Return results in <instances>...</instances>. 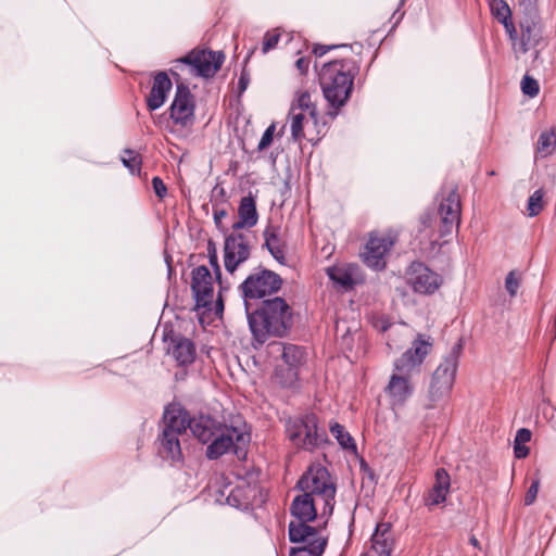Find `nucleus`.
<instances>
[{
	"instance_id": "nucleus-1",
	"label": "nucleus",
	"mask_w": 556,
	"mask_h": 556,
	"mask_svg": "<svg viewBox=\"0 0 556 556\" xmlns=\"http://www.w3.org/2000/svg\"><path fill=\"white\" fill-rule=\"evenodd\" d=\"M244 311L255 350L269 338H283L292 329V309L280 296L263 300L256 308L252 307V303H247Z\"/></svg>"
},
{
	"instance_id": "nucleus-2",
	"label": "nucleus",
	"mask_w": 556,
	"mask_h": 556,
	"mask_svg": "<svg viewBox=\"0 0 556 556\" xmlns=\"http://www.w3.org/2000/svg\"><path fill=\"white\" fill-rule=\"evenodd\" d=\"M432 343L422 334L412 342V346L393 362L391 374L384 394L393 409L402 408L413 396L415 384L413 376L419 374L420 366L430 353Z\"/></svg>"
},
{
	"instance_id": "nucleus-3",
	"label": "nucleus",
	"mask_w": 556,
	"mask_h": 556,
	"mask_svg": "<svg viewBox=\"0 0 556 556\" xmlns=\"http://www.w3.org/2000/svg\"><path fill=\"white\" fill-rule=\"evenodd\" d=\"M359 65L354 59H339L323 65L319 73V85L326 99L331 118H336L353 91L354 78Z\"/></svg>"
},
{
	"instance_id": "nucleus-4",
	"label": "nucleus",
	"mask_w": 556,
	"mask_h": 556,
	"mask_svg": "<svg viewBox=\"0 0 556 556\" xmlns=\"http://www.w3.org/2000/svg\"><path fill=\"white\" fill-rule=\"evenodd\" d=\"M188 412L179 405L165 407L159 424L155 446L159 456L172 463L182 462L181 437L187 434Z\"/></svg>"
},
{
	"instance_id": "nucleus-5",
	"label": "nucleus",
	"mask_w": 556,
	"mask_h": 556,
	"mask_svg": "<svg viewBox=\"0 0 556 556\" xmlns=\"http://www.w3.org/2000/svg\"><path fill=\"white\" fill-rule=\"evenodd\" d=\"M251 442V430L242 417L230 419L229 424L222 422L215 431L212 441L206 443L205 456L216 460L225 454L232 453L239 459L247 457V448Z\"/></svg>"
},
{
	"instance_id": "nucleus-6",
	"label": "nucleus",
	"mask_w": 556,
	"mask_h": 556,
	"mask_svg": "<svg viewBox=\"0 0 556 556\" xmlns=\"http://www.w3.org/2000/svg\"><path fill=\"white\" fill-rule=\"evenodd\" d=\"M463 353V340L453 344L448 353L432 374L428 397L432 403L439 402L450 394L453 389L459 357Z\"/></svg>"
},
{
	"instance_id": "nucleus-7",
	"label": "nucleus",
	"mask_w": 556,
	"mask_h": 556,
	"mask_svg": "<svg viewBox=\"0 0 556 556\" xmlns=\"http://www.w3.org/2000/svg\"><path fill=\"white\" fill-rule=\"evenodd\" d=\"M296 488L324 501L321 516H331L334 507L336 485L331 482L329 471L321 465L312 466L296 482Z\"/></svg>"
},
{
	"instance_id": "nucleus-8",
	"label": "nucleus",
	"mask_w": 556,
	"mask_h": 556,
	"mask_svg": "<svg viewBox=\"0 0 556 556\" xmlns=\"http://www.w3.org/2000/svg\"><path fill=\"white\" fill-rule=\"evenodd\" d=\"M287 433L295 446L305 451H313L328 443V434L324 428L318 427V419L314 414H306L302 418L290 421Z\"/></svg>"
},
{
	"instance_id": "nucleus-9",
	"label": "nucleus",
	"mask_w": 556,
	"mask_h": 556,
	"mask_svg": "<svg viewBox=\"0 0 556 556\" xmlns=\"http://www.w3.org/2000/svg\"><path fill=\"white\" fill-rule=\"evenodd\" d=\"M438 215L440 216L439 233L441 238L450 236L453 228H458L460 223V200L456 190H452L440 203ZM434 212H426L420 216V224L425 229L432 227L437 220Z\"/></svg>"
},
{
	"instance_id": "nucleus-10",
	"label": "nucleus",
	"mask_w": 556,
	"mask_h": 556,
	"mask_svg": "<svg viewBox=\"0 0 556 556\" xmlns=\"http://www.w3.org/2000/svg\"><path fill=\"white\" fill-rule=\"evenodd\" d=\"M281 286L282 278L273 270L262 268L257 273L250 274L240 285L243 304L269 296L278 292Z\"/></svg>"
},
{
	"instance_id": "nucleus-11",
	"label": "nucleus",
	"mask_w": 556,
	"mask_h": 556,
	"mask_svg": "<svg viewBox=\"0 0 556 556\" xmlns=\"http://www.w3.org/2000/svg\"><path fill=\"white\" fill-rule=\"evenodd\" d=\"M224 61L225 54L222 51L193 49L175 63L189 65L197 76L208 78L219 71Z\"/></svg>"
},
{
	"instance_id": "nucleus-12",
	"label": "nucleus",
	"mask_w": 556,
	"mask_h": 556,
	"mask_svg": "<svg viewBox=\"0 0 556 556\" xmlns=\"http://www.w3.org/2000/svg\"><path fill=\"white\" fill-rule=\"evenodd\" d=\"M251 255V245L248 237L233 231L226 235L224 242V265L229 274L247 262Z\"/></svg>"
},
{
	"instance_id": "nucleus-13",
	"label": "nucleus",
	"mask_w": 556,
	"mask_h": 556,
	"mask_svg": "<svg viewBox=\"0 0 556 556\" xmlns=\"http://www.w3.org/2000/svg\"><path fill=\"white\" fill-rule=\"evenodd\" d=\"M406 276L413 290L420 294H432L442 283L441 276L421 262H413L407 269Z\"/></svg>"
},
{
	"instance_id": "nucleus-14",
	"label": "nucleus",
	"mask_w": 556,
	"mask_h": 556,
	"mask_svg": "<svg viewBox=\"0 0 556 556\" xmlns=\"http://www.w3.org/2000/svg\"><path fill=\"white\" fill-rule=\"evenodd\" d=\"M169 116L174 124L186 126L194 116V98L189 87L182 83L177 84L173 102L169 106Z\"/></svg>"
},
{
	"instance_id": "nucleus-15",
	"label": "nucleus",
	"mask_w": 556,
	"mask_h": 556,
	"mask_svg": "<svg viewBox=\"0 0 556 556\" xmlns=\"http://www.w3.org/2000/svg\"><path fill=\"white\" fill-rule=\"evenodd\" d=\"M213 278L205 265H200L191 273V291L195 300V306L208 307L213 301Z\"/></svg>"
},
{
	"instance_id": "nucleus-16",
	"label": "nucleus",
	"mask_w": 556,
	"mask_h": 556,
	"mask_svg": "<svg viewBox=\"0 0 556 556\" xmlns=\"http://www.w3.org/2000/svg\"><path fill=\"white\" fill-rule=\"evenodd\" d=\"M164 342H169L167 352L179 366H188L195 359V345L189 338L173 330L164 332Z\"/></svg>"
},
{
	"instance_id": "nucleus-17",
	"label": "nucleus",
	"mask_w": 556,
	"mask_h": 556,
	"mask_svg": "<svg viewBox=\"0 0 556 556\" xmlns=\"http://www.w3.org/2000/svg\"><path fill=\"white\" fill-rule=\"evenodd\" d=\"M173 84L166 72L154 75L152 88L146 99L147 108L153 112L159 110L166 101Z\"/></svg>"
},
{
	"instance_id": "nucleus-18",
	"label": "nucleus",
	"mask_w": 556,
	"mask_h": 556,
	"mask_svg": "<svg viewBox=\"0 0 556 556\" xmlns=\"http://www.w3.org/2000/svg\"><path fill=\"white\" fill-rule=\"evenodd\" d=\"M391 242L384 238L370 237L363 253L364 263L374 269H382L386 265L384 256Z\"/></svg>"
},
{
	"instance_id": "nucleus-19",
	"label": "nucleus",
	"mask_w": 556,
	"mask_h": 556,
	"mask_svg": "<svg viewBox=\"0 0 556 556\" xmlns=\"http://www.w3.org/2000/svg\"><path fill=\"white\" fill-rule=\"evenodd\" d=\"M290 513L295 520L289 523H304L308 525L317 517V510L313 496L309 493H304L295 496L290 505Z\"/></svg>"
},
{
	"instance_id": "nucleus-20",
	"label": "nucleus",
	"mask_w": 556,
	"mask_h": 556,
	"mask_svg": "<svg viewBox=\"0 0 556 556\" xmlns=\"http://www.w3.org/2000/svg\"><path fill=\"white\" fill-rule=\"evenodd\" d=\"M288 536L291 543L304 545L309 548L323 540H328L321 535L317 528L304 523H289Z\"/></svg>"
},
{
	"instance_id": "nucleus-21",
	"label": "nucleus",
	"mask_w": 556,
	"mask_h": 556,
	"mask_svg": "<svg viewBox=\"0 0 556 556\" xmlns=\"http://www.w3.org/2000/svg\"><path fill=\"white\" fill-rule=\"evenodd\" d=\"M188 429L202 444L212 441L215 431L222 425L220 421L208 415H200L193 418L188 416Z\"/></svg>"
},
{
	"instance_id": "nucleus-22",
	"label": "nucleus",
	"mask_w": 556,
	"mask_h": 556,
	"mask_svg": "<svg viewBox=\"0 0 556 556\" xmlns=\"http://www.w3.org/2000/svg\"><path fill=\"white\" fill-rule=\"evenodd\" d=\"M269 354L274 355L279 353L283 365L291 368H300L305 359V352L303 348L283 342H273L268 345Z\"/></svg>"
},
{
	"instance_id": "nucleus-23",
	"label": "nucleus",
	"mask_w": 556,
	"mask_h": 556,
	"mask_svg": "<svg viewBox=\"0 0 556 556\" xmlns=\"http://www.w3.org/2000/svg\"><path fill=\"white\" fill-rule=\"evenodd\" d=\"M252 492L248 484L237 485L230 490L226 486L224 490L219 491L220 496L216 497V502L223 503L222 498L225 497L227 505L244 510L251 505Z\"/></svg>"
},
{
	"instance_id": "nucleus-24",
	"label": "nucleus",
	"mask_w": 556,
	"mask_h": 556,
	"mask_svg": "<svg viewBox=\"0 0 556 556\" xmlns=\"http://www.w3.org/2000/svg\"><path fill=\"white\" fill-rule=\"evenodd\" d=\"M451 488V478L444 468L435 471V481L425 497L427 506H437L446 501Z\"/></svg>"
},
{
	"instance_id": "nucleus-25",
	"label": "nucleus",
	"mask_w": 556,
	"mask_h": 556,
	"mask_svg": "<svg viewBox=\"0 0 556 556\" xmlns=\"http://www.w3.org/2000/svg\"><path fill=\"white\" fill-rule=\"evenodd\" d=\"M239 220L232 225V230L238 231L243 228H252L258 222V213L254 197L249 193L240 200L238 207Z\"/></svg>"
},
{
	"instance_id": "nucleus-26",
	"label": "nucleus",
	"mask_w": 556,
	"mask_h": 556,
	"mask_svg": "<svg viewBox=\"0 0 556 556\" xmlns=\"http://www.w3.org/2000/svg\"><path fill=\"white\" fill-rule=\"evenodd\" d=\"M371 548L380 556H391L393 551V541L391 539V525L381 522L376 526L371 535Z\"/></svg>"
},
{
	"instance_id": "nucleus-27",
	"label": "nucleus",
	"mask_w": 556,
	"mask_h": 556,
	"mask_svg": "<svg viewBox=\"0 0 556 556\" xmlns=\"http://www.w3.org/2000/svg\"><path fill=\"white\" fill-rule=\"evenodd\" d=\"M264 248L270 253V255L279 263L286 264V255L285 250L280 245V239L278 233V228L271 225H268L264 232Z\"/></svg>"
},
{
	"instance_id": "nucleus-28",
	"label": "nucleus",
	"mask_w": 556,
	"mask_h": 556,
	"mask_svg": "<svg viewBox=\"0 0 556 556\" xmlns=\"http://www.w3.org/2000/svg\"><path fill=\"white\" fill-rule=\"evenodd\" d=\"M327 275L336 287L344 291L353 289L355 285L351 268L332 266L327 269Z\"/></svg>"
},
{
	"instance_id": "nucleus-29",
	"label": "nucleus",
	"mask_w": 556,
	"mask_h": 556,
	"mask_svg": "<svg viewBox=\"0 0 556 556\" xmlns=\"http://www.w3.org/2000/svg\"><path fill=\"white\" fill-rule=\"evenodd\" d=\"M300 368H291L286 365H278L275 368V381L282 388H293L299 381Z\"/></svg>"
},
{
	"instance_id": "nucleus-30",
	"label": "nucleus",
	"mask_w": 556,
	"mask_h": 556,
	"mask_svg": "<svg viewBox=\"0 0 556 556\" xmlns=\"http://www.w3.org/2000/svg\"><path fill=\"white\" fill-rule=\"evenodd\" d=\"M556 149V138L553 129L542 131L536 146V152L546 157L551 155Z\"/></svg>"
},
{
	"instance_id": "nucleus-31",
	"label": "nucleus",
	"mask_w": 556,
	"mask_h": 556,
	"mask_svg": "<svg viewBox=\"0 0 556 556\" xmlns=\"http://www.w3.org/2000/svg\"><path fill=\"white\" fill-rule=\"evenodd\" d=\"M331 434L337 439L340 446L344 450H356V444L352 435L345 431L344 427L338 422H333L329 428Z\"/></svg>"
},
{
	"instance_id": "nucleus-32",
	"label": "nucleus",
	"mask_w": 556,
	"mask_h": 556,
	"mask_svg": "<svg viewBox=\"0 0 556 556\" xmlns=\"http://www.w3.org/2000/svg\"><path fill=\"white\" fill-rule=\"evenodd\" d=\"M121 160L123 165L130 172V174H140L141 156L139 153L131 149H125Z\"/></svg>"
},
{
	"instance_id": "nucleus-33",
	"label": "nucleus",
	"mask_w": 556,
	"mask_h": 556,
	"mask_svg": "<svg viewBox=\"0 0 556 556\" xmlns=\"http://www.w3.org/2000/svg\"><path fill=\"white\" fill-rule=\"evenodd\" d=\"M327 543L328 540H323L318 544L312 546V548L305 547L304 545L291 547L289 556H321L326 549Z\"/></svg>"
},
{
	"instance_id": "nucleus-34",
	"label": "nucleus",
	"mask_w": 556,
	"mask_h": 556,
	"mask_svg": "<svg viewBox=\"0 0 556 556\" xmlns=\"http://www.w3.org/2000/svg\"><path fill=\"white\" fill-rule=\"evenodd\" d=\"M296 109L301 111H308L311 117L314 119L317 117L316 105L312 102L311 94L307 91L299 94L296 101L291 106V113H293Z\"/></svg>"
},
{
	"instance_id": "nucleus-35",
	"label": "nucleus",
	"mask_w": 556,
	"mask_h": 556,
	"mask_svg": "<svg viewBox=\"0 0 556 556\" xmlns=\"http://www.w3.org/2000/svg\"><path fill=\"white\" fill-rule=\"evenodd\" d=\"M492 15L500 22L505 21L511 16L510 9L504 0H492L490 3Z\"/></svg>"
},
{
	"instance_id": "nucleus-36",
	"label": "nucleus",
	"mask_w": 556,
	"mask_h": 556,
	"mask_svg": "<svg viewBox=\"0 0 556 556\" xmlns=\"http://www.w3.org/2000/svg\"><path fill=\"white\" fill-rule=\"evenodd\" d=\"M206 250H207L208 263H210L211 267L213 268L216 280L220 283L222 282V269H220V266L218 263L216 245L212 239H210L207 241Z\"/></svg>"
},
{
	"instance_id": "nucleus-37",
	"label": "nucleus",
	"mask_w": 556,
	"mask_h": 556,
	"mask_svg": "<svg viewBox=\"0 0 556 556\" xmlns=\"http://www.w3.org/2000/svg\"><path fill=\"white\" fill-rule=\"evenodd\" d=\"M291 114H292L291 137H292L293 141H300L304 137L303 121H304L305 116L302 112H300V113L293 112Z\"/></svg>"
},
{
	"instance_id": "nucleus-38",
	"label": "nucleus",
	"mask_w": 556,
	"mask_h": 556,
	"mask_svg": "<svg viewBox=\"0 0 556 556\" xmlns=\"http://www.w3.org/2000/svg\"><path fill=\"white\" fill-rule=\"evenodd\" d=\"M543 192L535 190L528 200L527 211L529 216H536L543 208Z\"/></svg>"
},
{
	"instance_id": "nucleus-39",
	"label": "nucleus",
	"mask_w": 556,
	"mask_h": 556,
	"mask_svg": "<svg viewBox=\"0 0 556 556\" xmlns=\"http://www.w3.org/2000/svg\"><path fill=\"white\" fill-rule=\"evenodd\" d=\"M521 47L522 51L527 52L530 48L536 46L538 34H533V29L529 25L527 27L521 25Z\"/></svg>"
},
{
	"instance_id": "nucleus-40",
	"label": "nucleus",
	"mask_w": 556,
	"mask_h": 556,
	"mask_svg": "<svg viewBox=\"0 0 556 556\" xmlns=\"http://www.w3.org/2000/svg\"><path fill=\"white\" fill-rule=\"evenodd\" d=\"M521 90L526 96H529L531 98L538 96L540 91L538 80L529 75H525L521 80Z\"/></svg>"
},
{
	"instance_id": "nucleus-41",
	"label": "nucleus",
	"mask_w": 556,
	"mask_h": 556,
	"mask_svg": "<svg viewBox=\"0 0 556 556\" xmlns=\"http://www.w3.org/2000/svg\"><path fill=\"white\" fill-rule=\"evenodd\" d=\"M275 129H276L275 124L269 125L265 129V131L263 132L261 140L257 144L258 152L264 151L266 148H268L271 144L273 139H274Z\"/></svg>"
},
{
	"instance_id": "nucleus-42",
	"label": "nucleus",
	"mask_w": 556,
	"mask_h": 556,
	"mask_svg": "<svg viewBox=\"0 0 556 556\" xmlns=\"http://www.w3.org/2000/svg\"><path fill=\"white\" fill-rule=\"evenodd\" d=\"M540 488V479L534 478L525 495V505L530 506L535 502Z\"/></svg>"
},
{
	"instance_id": "nucleus-43",
	"label": "nucleus",
	"mask_w": 556,
	"mask_h": 556,
	"mask_svg": "<svg viewBox=\"0 0 556 556\" xmlns=\"http://www.w3.org/2000/svg\"><path fill=\"white\" fill-rule=\"evenodd\" d=\"M279 39H280L279 33H275V34L266 33L264 36V41H263V46H262L263 53H267L271 49L276 48V46L279 42Z\"/></svg>"
},
{
	"instance_id": "nucleus-44",
	"label": "nucleus",
	"mask_w": 556,
	"mask_h": 556,
	"mask_svg": "<svg viewBox=\"0 0 556 556\" xmlns=\"http://www.w3.org/2000/svg\"><path fill=\"white\" fill-rule=\"evenodd\" d=\"M213 219L216 228L222 231L223 233H226V230L223 227V218L227 216V210L226 208H218L216 204L213 205Z\"/></svg>"
},
{
	"instance_id": "nucleus-45",
	"label": "nucleus",
	"mask_w": 556,
	"mask_h": 556,
	"mask_svg": "<svg viewBox=\"0 0 556 556\" xmlns=\"http://www.w3.org/2000/svg\"><path fill=\"white\" fill-rule=\"evenodd\" d=\"M505 288L510 296H515L517 294L519 281L513 271H510L505 278Z\"/></svg>"
},
{
	"instance_id": "nucleus-46",
	"label": "nucleus",
	"mask_w": 556,
	"mask_h": 556,
	"mask_svg": "<svg viewBox=\"0 0 556 556\" xmlns=\"http://www.w3.org/2000/svg\"><path fill=\"white\" fill-rule=\"evenodd\" d=\"M152 187H153L155 194L160 199H163L166 195V193H167L166 185L164 184L162 178H160L159 176H155L152 178Z\"/></svg>"
},
{
	"instance_id": "nucleus-47",
	"label": "nucleus",
	"mask_w": 556,
	"mask_h": 556,
	"mask_svg": "<svg viewBox=\"0 0 556 556\" xmlns=\"http://www.w3.org/2000/svg\"><path fill=\"white\" fill-rule=\"evenodd\" d=\"M531 431L527 428H520L517 432H516V437H515V441H514V444H526L527 442H529L531 440Z\"/></svg>"
},
{
	"instance_id": "nucleus-48",
	"label": "nucleus",
	"mask_w": 556,
	"mask_h": 556,
	"mask_svg": "<svg viewBox=\"0 0 556 556\" xmlns=\"http://www.w3.org/2000/svg\"><path fill=\"white\" fill-rule=\"evenodd\" d=\"M349 46L348 45H341V46H336V45H330V46H325V45H316L314 48H313V53L316 55V56H323L325 55L328 51L332 50V49H336V48H348Z\"/></svg>"
},
{
	"instance_id": "nucleus-49",
	"label": "nucleus",
	"mask_w": 556,
	"mask_h": 556,
	"mask_svg": "<svg viewBox=\"0 0 556 556\" xmlns=\"http://www.w3.org/2000/svg\"><path fill=\"white\" fill-rule=\"evenodd\" d=\"M250 84V74L248 71L242 70L238 80V92L242 94Z\"/></svg>"
},
{
	"instance_id": "nucleus-50",
	"label": "nucleus",
	"mask_w": 556,
	"mask_h": 556,
	"mask_svg": "<svg viewBox=\"0 0 556 556\" xmlns=\"http://www.w3.org/2000/svg\"><path fill=\"white\" fill-rule=\"evenodd\" d=\"M530 453L529 447L523 444H514V454L518 459L526 458Z\"/></svg>"
},
{
	"instance_id": "nucleus-51",
	"label": "nucleus",
	"mask_w": 556,
	"mask_h": 556,
	"mask_svg": "<svg viewBox=\"0 0 556 556\" xmlns=\"http://www.w3.org/2000/svg\"><path fill=\"white\" fill-rule=\"evenodd\" d=\"M309 63H311L309 58L302 56L296 60L295 66L301 74H306L308 71Z\"/></svg>"
},
{
	"instance_id": "nucleus-52",
	"label": "nucleus",
	"mask_w": 556,
	"mask_h": 556,
	"mask_svg": "<svg viewBox=\"0 0 556 556\" xmlns=\"http://www.w3.org/2000/svg\"><path fill=\"white\" fill-rule=\"evenodd\" d=\"M212 198L217 201V199H220V202H226V191L223 187L215 186L212 191Z\"/></svg>"
},
{
	"instance_id": "nucleus-53",
	"label": "nucleus",
	"mask_w": 556,
	"mask_h": 556,
	"mask_svg": "<svg viewBox=\"0 0 556 556\" xmlns=\"http://www.w3.org/2000/svg\"><path fill=\"white\" fill-rule=\"evenodd\" d=\"M501 24L504 26L505 30L508 33L510 38H514V36L517 34V31H516V28H515L514 23L511 21V16L508 17L505 21V23H501Z\"/></svg>"
},
{
	"instance_id": "nucleus-54",
	"label": "nucleus",
	"mask_w": 556,
	"mask_h": 556,
	"mask_svg": "<svg viewBox=\"0 0 556 556\" xmlns=\"http://www.w3.org/2000/svg\"><path fill=\"white\" fill-rule=\"evenodd\" d=\"M165 263L167 265V275H168V278L172 277L173 273H174V268L172 266V256L167 253H165Z\"/></svg>"
},
{
	"instance_id": "nucleus-55",
	"label": "nucleus",
	"mask_w": 556,
	"mask_h": 556,
	"mask_svg": "<svg viewBox=\"0 0 556 556\" xmlns=\"http://www.w3.org/2000/svg\"><path fill=\"white\" fill-rule=\"evenodd\" d=\"M469 543H470L475 548H478V549H480V548H481L480 543H479L478 539H477L475 535H471V536L469 538Z\"/></svg>"
},
{
	"instance_id": "nucleus-56",
	"label": "nucleus",
	"mask_w": 556,
	"mask_h": 556,
	"mask_svg": "<svg viewBox=\"0 0 556 556\" xmlns=\"http://www.w3.org/2000/svg\"><path fill=\"white\" fill-rule=\"evenodd\" d=\"M223 308H224L223 301H222V299L219 298V299L217 300L216 311L223 312Z\"/></svg>"
},
{
	"instance_id": "nucleus-57",
	"label": "nucleus",
	"mask_w": 556,
	"mask_h": 556,
	"mask_svg": "<svg viewBox=\"0 0 556 556\" xmlns=\"http://www.w3.org/2000/svg\"><path fill=\"white\" fill-rule=\"evenodd\" d=\"M431 247H432V250H435L437 248L438 249L440 248V244L438 243V241H432Z\"/></svg>"
},
{
	"instance_id": "nucleus-58",
	"label": "nucleus",
	"mask_w": 556,
	"mask_h": 556,
	"mask_svg": "<svg viewBox=\"0 0 556 556\" xmlns=\"http://www.w3.org/2000/svg\"><path fill=\"white\" fill-rule=\"evenodd\" d=\"M170 74H172L174 77H178V74H177L175 71H173V70H170Z\"/></svg>"
},
{
	"instance_id": "nucleus-59",
	"label": "nucleus",
	"mask_w": 556,
	"mask_h": 556,
	"mask_svg": "<svg viewBox=\"0 0 556 556\" xmlns=\"http://www.w3.org/2000/svg\"><path fill=\"white\" fill-rule=\"evenodd\" d=\"M405 1H406V0H401V1H400V7L404 5Z\"/></svg>"
}]
</instances>
